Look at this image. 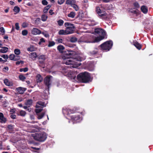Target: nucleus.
<instances>
[{
  "label": "nucleus",
  "mask_w": 153,
  "mask_h": 153,
  "mask_svg": "<svg viewBox=\"0 0 153 153\" xmlns=\"http://www.w3.org/2000/svg\"><path fill=\"white\" fill-rule=\"evenodd\" d=\"M64 54L66 56L63 57L64 63L66 65H70L71 68H76L81 65L80 62L82 58L76 55V53L73 51H65Z\"/></svg>",
  "instance_id": "1"
},
{
  "label": "nucleus",
  "mask_w": 153,
  "mask_h": 153,
  "mask_svg": "<svg viewBox=\"0 0 153 153\" xmlns=\"http://www.w3.org/2000/svg\"><path fill=\"white\" fill-rule=\"evenodd\" d=\"M77 79L79 82L84 83H87L91 81V74L87 72H81L77 76Z\"/></svg>",
  "instance_id": "2"
},
{
  "label": "nucleus",
  "mask_w": 153,
  "mask_h": 153,
  "mask_svg": "<svg viewBox=\"0 0 153 153\" xmlns=\"http://www.w3.org/2000/svg\"><path fill=\"white\" fill-rule=\"evenodd\" d=\"M94 32L99 35V36L95 38L94 42H100L105 38H107V37H105L106 35V31L102 28H96L94 30Z\"/></svg>",
  "instance_id": "3"
},
{
  "label": "nucleus",
  "mask_w": 153,
  "mask_h": 153,
  "mask_svg": "<svg viewBox=\"0 0 153 153\" xmlns=\"http://www.w3.org/2000/svg\"><path fill=\"white\" fill-rule=\"evenodd\" d=\"M33 139L39 142H44L46 139L47 135L45 132H39L32 134Z\"/></svg>",
  "instance_id": "4"
},
{
  "label": "nucleus",
  "mask_w": 153,
  "mask_h": 153,
  "mask_svg": "<svg viewBox=\"0 0 153 153\" xmlns=\"http://www.w3.org/2000/svg\"><path fill=\"white\" fill-rule=\"evenodd\" d=\"M113 45V42L111 40H109L103 43L100 45V46L102 50L107 51L111 49Z\"/></svg>",
  "instance_id": "5"
},
{
  "label": "nucleus",
  "mask_w": 153,
  "mask_h": 153,
  "mask_svg": "<svg viewBox=\"0 0 153 153\" xmlns=\"http://www.w3.org/2000/svg\"><path fill=\"white\" fill-rule=\"evenodd\" d=\"M65 26L66 27V31L68 34H70L73 33L75 29L74 25L69 22H65L64 24Z\"/></svg>",
  "instance_id": "6"
},
{
  "label": "nucleus",
  "mask_w": 153,
  "mask_h": 153,
  "mask_svg": "<svg viewBox=\"0 0 153 153\" xmlns=\"http://www.w3.org/2000/svg\"><path fill=\"white\" fill-rule=\"evenodd\" d=\"M52 76L51 75L47 76L44 79V83L46 85L45 89L49 91L50 87L51 85V79Z\"/></svg>",
  "instance_id": "7"
},
{
  "label": "nucleus",
  "mask_w": 153,
  "mask_h": 153,
  "mask_svg": "<svg viewBox=\"0 0 153 153\" xmlns=\"http://www.w3.org/2000/svg\"><path fill=\"white\" fill-rule=\"evenodd\" d=\"M37 58L39 64V65L43 68H44L45 65V61L46 59L45 55H42L38 56Z\"/></svg>",
  "instance_id": "8"
},
{
  "label": "nucleus",
  "mask_w": 153,
  "mask_h": 153,
  "mask_svg": "<svg viewBox=\"0 0 153 153\" xmlns=\"http://www.w3.org/2000/svg\"><path fill=\"white\" fill-rule=\"evenodd\" d=\"M97 12L99 15L102 17V19H105L106 18L107 14L105 12L102 11L99 7L97 8Z\"/></svg>",
  "instance_id": "9"
},
{
  "label": "nucleus",
  "mask_w": 153,
  "mask_h": 153,
  "mask_svg": "<svg viewBox=\"0 0 153 153\" xmlns=\"http://www.w3.org/2000/svg\"><path fill=\"white\" fill-rule=\"evenodd\" d=\"M71 120L73 123H78L80 121V117L79 115L71 116Z\"/></svg>",
  "instance_id": "10"
},
{
  "label": "nucleus",
  "mask_w": 153,
  "mask_h": 153,
  "mask_svg": "<svg viewBox=\"0 0 153 153\" xmlns=\"http://www.w3.org/2000/svg\"><path fill=\"white\" fill-rule=\"evenodd\" d=\"M76 111L74 109H70L69 108H66L63 109L62 110L63 113L65 114L68 115L74 113L76 112Z\"/></svg>",
  "instance_id": "11"
},
{
  "label": "nucleus",
  "mask_w": 153,
  "mask_h": 153,
  "mask_svg": "<svg viewBox=\"0 0 153 153\" xmlns=\"http://www.w3.org/2000/svg\"><path fill=\"white\" fill-rule=\"evenodd\" d=\"M89 53L90 56L97 57L99 53V49L97 48H95L94 50L90 51Z\"/></svg>",
  "instance_id": "12"
},
{
  "label": "nucleus",
  "mask_w": 153,
  "mask_h": 153,
  "mask_svg": "<svg viewBox=\"0 0 153 153\" xmlns=\"http://www.w3.org/2000/svg\"><path fill=\"white\" fill-rule=\"evenodd\" d=\"M41 32V31L35 28H33L31 31V33L34 35L39 34Z\"/></svg>",
  "instance_id": "13"
},
{
  "label": "nucleus",
  "mask_w": 153,
  "mask_h": 153,
  "mask_svg": "<svg viewBox=\"0 0 153 153\" xmlns=\"http://www.w3.org/2000/svg\"><path fill=\"white\" fill-rule=\"evenodd\" d=\"M17 91L20 94H23L24 91L26 90V88L21 87H19L16 88Z\"/></svg>",
  "instance_id": "14"
},
{
  "label": "nucleus",
  "mask_w": 153,
  "mask_h": 153,
  "mask_svg": "<svg viewBox=\"0 0 153 153\" xmlns=\"http://www.w3.org/2000/svg\"><path fill=\"white\" fill-rule=\"evenodd\" d=\"M141 10L145 14L148 11L147 7L144 5H143L141 7Z\"/></svg>",
  "instance_id": "15"
},
{
  "label": "nucleus",
  "mask_w": 153,
  "mask_h": 153,
  "mask_svg": "<svg viewBox=\"0 0 153 153\" xmlns=\"http://www.w3.org/2000/svg\"><path fill=\"white\" fill-rule=\"evenodd\" d=\"M134 46L138 50H140L141 49L142 46L139 43L137 42L136 41L134 42Z\"/></svg>",
  "instance_id": "16"
},
{
  "label": "nucleus",
  "mask_w": 153,
  "mask_h": 153,
  "mask_svg": "<svg viewBox=\"0 0 153 153\" xmlns=\"http://www.w3.org/2000/svg\"><path fill=\"white\" fill-rule=\"evenodd\" d=\"M57 49L59 52L63 53L64 50L65 49V48L63 45H59L57 46Z\"/></svg>",
  "instance_id": "17"
},
{
  "label": "nucleus",
  "mask_w": 153,
  "mask_h": 153,
  "mask_svg": "<svg viewBox=\"0 0 153 153\" xmlns=\"http://www.w3.org/2000/svg\"><path fill=\"white\" fill-rule=\"evenodd\" d=\"M36 80L37 82H40L42 81V78L40 74H38L37 75Z\"/></svg>",
  "instance_id": "18"
},
{
  "label": "nucleus",
  "mask_w": 153,
  "mask_h": 153,
  "mask_svg": "<svg viewBox=\"0 0 153 153\" xmlns=\"http://www.w3.org/2000/svg\"><path fill=\"white\" fill-rule=\"evenodd\" d=\"M2 48V49L0 50V52L1 53H6L8 51V48L7 47H4Z\"/></svg>",
  "instance_id": "19"
},
{
  "label": "nucleus",
  "mask_w": 153,
  "mask_h": 153,
  "mask_svg": "<svg viewBox=\"0 0 153 153\" xmlns=\"http://www.w3.org/2000/svg\"><path fill=\"white\" fill-rule=\"evenodd\" d=\"M75 1L74 0H67L66 3L67 4L73 5L75 3Z\"/></svg>",
  "instance_id": "20"
},
{
  "label": "nucleus",
  "mask_w": 153,
  "mask_h": 153,
  "mask_svg": "<svg viewBox=\"0 0 153 153\" xmlns=\"http://www.w3.org/2000/svg\"><path fill=\"white\" fill-rule=\"evenodd\" d=\"M68 32L66 31V30H60L58 32V34L59 35H67L68 34Z\"/></svg>",
  "instance_id": "21"
},
{
  "label": "nucleus",
  "mask_w": 153,
  "mask_h": 153,
  "mask_svg": "<svg viewBox=\"0 0 153 153\" xmlns=\"http://www.w3.org/2000/svg\"><path fill=\"white\" fill-rule=\"evenodd\" d=\"M33 103V101L31 99H29L27 101V102H25V104L27 106H30L32 105Z\"/></svg>",
  "instance_id": "22"
},
{
  "label": "nucleus",
  "mask_w": 153,
  "mask_h": 153,
  "mask_svg": "<svg viewBox=\"0 0 153 153\" xmlns=\"http://www.w3.org/2000/svg\"><path fill=\"white\" fill-rule=\"evenodd\" d=\"M45 114V113L44 112H42L41 113L38 114H36L37 116V118L38 119H42L44 116Z\"/></svg>",
  "instance_id": "23"
},
{
  "label": "nucleus",
  "mask_w": 153,
  "mask_h": 153,
  "mask_svg": "<svg viewBox=\"0 0 153 153\" xmlns=\"http://www.w3.org/2000/svg\"><path fill=\"white\" fill-rule=\"evenodd\" d=\"M75 16V13L73 12H71L70 13L68 14V16L72 18H74Z\"/></svg>",
  "instance_id": "24"
},
{
  "label": "nucleus",
  "mask_w": 153,
  "mask_h": 153,
  "mask_svg": "<svg viewBox=\"0 0 153 153\" xmlns=\"http://www.w3.org/2000/svg\"><path fill=\"white\" fill-rule=\"evenodd\" d=\"M20 10V8L17 6L14 7V9H13V11L16 12V13H18L19 12Z\"/></svg>",
  "instance_id": "25"
},
{
  "label": "nucleus",
  "mask_w": 153,
  "mask_h": 153,
  "mask_svg": "<svg viewBox=\"0 0 153 153\" xmlns=\"http://www.w3.org/2000/svg\"><path fill=\"white\" fill-rule=\"evenodd\" d=\"M35 49L33 46H30V47L27 48V50L28 51L32 52L35 51Z\"/></svg>",
  "instance_id": "26"
},
{
  "label": "nucleus",
  "mask_w": 153,
  "mask_h": 153,
  "mask_svg": "<svg viewBox=\"0 0 153 153\" xmlns=\"http://www.w3.org/2000/svg\"><path fill=\"white\" fill-rule=\"evenodd\" d=\"M51 5H48L45 7L44 9L43 10V12L44 13H47V11L48 10V9L51 7Z\"/></svg>",
  "instance_id": "27"
},
{
  "label": "nucleus",
  "mask_w": 153,
  "mask_h": 153,
  "mask_svg": "<svg viewBox=\"0 0 153 153\" xmlns=\"http://www.w3.org/2000/svg\"><path fill=\"white\" fill-rule=\"evenodd\" d=\"M30 54L31 57L32 59H35L36 58L38 57L36 52H33L31 53Z\"/></svg>",
  "instance_id": "28"
},
{
  "label": "nucleus",
  "mask_w": 153,
  "mask_h": 153,
  "mask_svg": "<svg viewBox=\"0 0 153 153\" xmlns=\"http://www.w3.org/2000/svg\"><path fill=\"white\" fill-rule=\"evenodd\" d=\"M58 25L59 26H62L63 25L64 21L62 19H59L57 21Z\"/></svg>",
  "instance_id": "29"
},
{
  "label": "nucleus",
  "mask_w": 153,
  "mask_h": 153,
  "mask_svg": "<svg viewBox=\"0 0 153 153\" xmlns=\"http://www.w3.org/2000/svg\"><path fill=\"white\" fill-rule=\"evenodd\" d=\"M68 76L71 79H74L76 77L75 74L73 73L70 74L68 75Z\"/></svg>",
  "instance_id": "30"
},
{
  "label": "nucleus",
  "mask_w": 153,
  "mask_h": 153,
  "mask_svg": "<svg viewBox=\"0 0 153 153\" xmlns=\"http://www.w3.org/2000/svg\"><path fill=\"white\" fill-rule=\"evenodd\" d=\"M48 18V16L44 14L42 15L41 16V19L42 21H45Z\"/></svg>",
  "instance_id": "31"
},
{
  "label": "nucleus",
  "mask_w": 153,
  "mask_h": 153,
  "mask_svg": "<svg viewBox=\"0 0 153 153\" xmlns=\"http://www.w3.org/2000/svg\"><path fill=\"white\" fill-rule=\"evenodd\" d=\"M15 54L17 55H19L20 53V51L18 49H16L14 50Z\"/></svg>",
  "instance_id": "32"
},
{
  "label": "nucleus",
  "mask_w": 153,
  "mask_h": 153,
  "mask_svg": "<svg viewBox=\"0 0 153 153\" xmlns=\"http://www.w3.org/2000/svg\"><path fill=\"white\" fill-rule=\"evenodd\" d=\"M4 84L7 86H10V83L9 82L8 80L7 79H4Z\"/></svg>",
  "instance_id": "33"
},
{
  "label": "nucleus",
  "mask_w": 153,
  "mask_h": 153,
  "mask_svg": "<svg viewBox=\"0 0 153 153\" xmlns=\"http://www.w3.org/2000/svg\"><path fill=\"white\" fill-rule=\"evenodd\" d=\"M19 78L20 80L22 81H24L25 79H26L25 76L22 74H20L19 75Z\"/></svg>",
  "instance_id": "34"
},
{
  "label": "nucleus",
  "mask_w": 153,
  "mask_h": 153,
  "mask_svg": "<svg viewBox=\"0 0 153 153\" xmlns=\"http://www.w3.org/2000/svg\"><path fill=\"white\" fill-rule=\"evenodd\" d=\"M7 120L6 118H5L4 117H2V118H0V123H4L6 122Z\"/></svg>",
  "instance_id": "35"
},
{
  "label": "nucleus",
  "mask_w": 153,
  "mask_h": 153,
  "mask_svg": "<svg viewBox=\"0 0 153 153\" xmlns=\"http://www.w3.org/2000/svg\"><path fill=\"white\" fill-rule=\"evenodd\" d=\"M55 44V43L53 41H49V44L48 45V47H51L53 46Z\"/></svg>",
  "instance_id": "36"
},
{
  "label": "nucleus",
  "mask_w": 153,
  "mask_h": 153,
  "mask_svg": "<svg viewBox=\"0 0 153 153\" xmlns=\"http://www.w3.org/2000/svg\"><path fill=\"white\" fill-rule=\"evenodd\" d=\"M133 4L134 7L136 8H138L140 7L139 4L137 2H134Z\"/></svg>",
  "instance_id": "37"
},
{
  "label": "nucleus",
  "mask_w": 153,
  "mask_h": 153,
  "mask_svg": "<svg viewBox=\"0 0 153 153\" xmlns=\"http://www.w3.org/2000/svg\"><path fill=\"white\" fill-rule=\"evenodd\" d=\"M77 38L75 37H71L70 39V41L72 42H76L77 41Z\"/></svg>",
  "instance_id": "38"
},
{
  "label": "nucleus",
  "mask_w": 153,
  "mask_h": 153,
  "mask_svg": "<svg viewBox=\"0 0 153 153\" xmlns=\"http://www.w3.org/2000/svg\"><path fill=\"white\" fill-rule=\"evenodd\" d=\"M28 71V68H21L20 69L19 71L21 72L24 71V72H26Z\"/></svg>",
  "instance_id": "39"
},
{
  "label": "nucleus",
  "mask_w": 153,
  "mask_h": 153,
  "mask_svg": "<svg viewBox=\"0 0 153 153\" xmlns=\"http://www.w3.org/2000/svg\"><path fill=\"white\" fill-rule=\"evenodd\" d=\"M22 33L23 36H26L28 34V31L27 30H24L22 31Z\"/></svg>",
  "instance_id": "40"
},
{
  "label": "nucleus",
  "mask_w": 153,
  "mask_h": 153,
  "mask_svg": "<svg viewBox=\"0 0 153 153\" xmlns=\"http://www.w3.org/2000/svg\"><path fill=\"white\" fill-rule=\"evenodd\" d=\"M42 108H37L35 109V112L36 113V114H39L41 113L40 112L42 111Z\"/></svg>",
  "instance_id": "41"
},
{
  "label": "nucleus",
  "mask_w": 153,
  "mask_h": 153,
  "mask_svg": "<svg viewBox=\"0 0 153 153\" xmlns=\"http://www.w3.org/2000/svg\"><path fill=\"white\" fill-rule=\"evenodd\" d=\"M15 56V55L14 54H11L9 55V58L11 60H13Z\"/></svg>",
  "instance_id": "42"
},
{
  "label": "nucleus",
  "mask_w": 153,
  "mask_h": 153,
  "mask_svg": "<svg viewBox=\"0 0 153 153\" xmlns=\"http://www.w3.org/2000/svg\"><path fill=\"white\" fill-rule=\"evenodd\" d=\"M26 112L24 111L21 110L20 111V115L22 116H24L26 114Z\"/></svg>",
  "instance_id": "43"
},
{
  "label": "nucleus",
  "mask_w": 153,
  "mask_h": 153,
  "mask_svg": "<svg viewBox=\"0 0 153 153\" xmlns=\"http://www.w3.org/2000/svg\"><path fill=\"white\" fill-rule=\"evenodd\" d=\"M37 104L42 106H45V103L44 102L42 101H39L37 102Z\"/></svg>",
  "instance_id": "44"
},
{
  "label": "nucleus",
  "mask_w": 153,
  "mask_h": 153,
  "mask_svg": "<svg viewBox=\"0 0 153 153\" xmlns=\"http://www.w3.org/2000/svg\"><path fill=\"white\" fill-rule=\"evenodd\" d=\"M73 7L76 11H77L79 9V8L77 5L75 4H74L73 5Z\"/></svg>",
  "instance_id": "45"
},
{
  "label": "nucleus",
  "mask_w": 153,
  "mask_h": 153,
  "mask_svg": "<svg viewBox=\"0 0 153 153\" xmlns=\"http://www.w3.org/2000/svg\"><path fill=\"white\" fill-rule=\"evenodd\" d=\"M28 24L26 22H24L22 23V27L23 28H25L27 27L28 26Z\"/></svg>",
  "instance_id": "46"
},
{
  "label": "nucleus",
  "mask_w": 153,
  "mask_h": 153,
  "mask_svg": "<svg viewBox=\"0 0 153 153\" xmlns=\"http://www.w3.org/2000/svg\"><path fill=\"white\" fill-rule=\"evenodd\" d=\"M24 63V61L21 60L20 61H17L16 62V65H19L20 63H21V64H23Z\"/></svg>",
  "instance_id": "47"
},
{
  "label": "nucleus",
  "mask_w": 153,
  "mask_h": 153,
  "mask_svg": "<svg viewBox=\"0 0 153 153\" xmlns=\"http://www.w3.org/2000/svg\"><path fill=\"white\" fill-rule=\"evenodd\" d=\"M42 3L44 5H46L48 4V2L46 0H43L42 1Z\"/></svg>",
  "instance_id": "48"
},
{
  "label": "nucleus",
  "mask_w": 153,
  "mask_h": 153,
  "mask_svg": "<svg viewBox=\"0 0 153 153\" xmlns=\"http://www.w3.org/2000/svg\"><path fill=\"white\" fill-rule=\"evenodd\" d=\"M56 41L58 42L59 43H62L63 42V40L61 39H56Z\"/></svg>",
  "instance_id": "49"
},
{
  "label": "nucleus",
  "mask_w": 153,
  "mask_h": 153,
  "mask_svg": "<svg viewBox=\"0 0 153 153\" xmlns=\"http://www.w3.org/2000/svg\"><path fill=\"white\" fill-rule=\"evenodd\" d=\"M16 29L17 30H19V24L18 23H16L15 24Z\"/></svg>",
  "instance_id": "50"
},
{
  "label": "nucleus",
  "mask_w": 153,
  "mask_h": 153,
  "mask_svg": "<svg viewBox=\"0 0 153 153\" xmlns=\"http://www.w3.org/2000/svg\"><path fill=\"white\" fill-rule=\"evenodd\" d=\"M0 32L3 33V35L4 34L5 30L3 27H2L0 28Z\"/></svg>",
  "instance_id": "51"
},
{
  "label": "nucleus",
  "mask_w": 153,
  "mask_h": 153,
  "mask_svg": "<svg viewBox=\"0 0 153 153\" xmlns=\"http://www.w3.org/2000/svg\"><path fill=\"white\" fill-rule=\"evenodd\" d=\"M65 0H58V3L59 4H62L64 2Z\"/></svg>",
  "instance_id": "52"
},
{
  "label": "nucleus",
  "mask_w": 153,
  "mask_h": 153,
  "mask_svg": "<svg viewBox=\"0 0 153 153\" xmlns=\"http://www.w3.org/2000/svg\"><path fill=\"white\" fill-rule=\"evenodd\" d=\"M41 21V19L40 18H37L35 21L36 23H38L39 22H40Z\"/></svg>",
  "instance_id": "53"
},
{
  "label": "nucleus",
  "mask_w": 153,
  "mask_h": 153,
  "mask_svg": "<svg viewBox=\"0 0 153 153\" xmlns=\"http://www.w3.org/2000/svg\"><path fill=\"white\" fill-rule=\"evenodd\" d=\"M20 59V57L17 56H15V57L14 58L13 61H16L19 60Z\"/></svg>",
  "instance_id": "54"
},
{
  "label": "nucleus",
  "mask_w": 153,
  "mask_h": 153,
  "mask_svg": "<svg viewBox=\"0 0 153 153\" xmlns=\"http://www.w3.org/2000/svg\"><path fill=\"white\" fill-rule=\"evenodd\" d=\"M9 69L8 67H4L3 69V71L4 72H6V71H7Z\"/></svg>",
  "instance_id": "55"
},
{
  "label": "nucleus",
  "mask_w": 153,
  "mask_h": 153,
  "mask_svg": "<svg viewBox=\"0 0 153 153\" xmlns=\"http://www.w3.org/2000/svg\"><path fill=\"white\" fill-rule=\"evenodd\" d=\"M1 57L4 59H7L8 58V56L7 55H3L1 56Z\"/></svg>",
  "instance_id": "56"
},
{
  "label": "nucleus",
  "mask_w": 153,
  "mask_h": 153,
  "mask_svg": "<svg viewBox=\"0 0 153 153\" xmlns=\"http://www.w3.org/2000/svg\"><path fill=\"white\" fill-rule=\"evenodd\" d=\"M113 0H102V1L104 3H108L111 1H112Z\"/></svg>",
  "instance_id": "57"
},
{
  "label": "nucleus",
  "mask_w": 153,
  "mask_h": 153,
  "mask_svg": "<svg viewBox=\"0 0 153 153\" xmlns=\"http://www.w3.org/2000/svg\"><path fill=\"white\" fill-rule=\"evenodd\" d=\"M7 128L10 129V130H11L13 128V126L12 125H8V126H7Z\"/></svg>",
  "instance_id": "58"
},
{
  "label": "nucleus",
  "mask_w": 153,
  "mask_h": 153,
  "mask_svg": "<svg viewBox=\"0 0 153 153\" xmlns=\"http://www.w3.org/2000/svg\"><path fill=\"white\" fill-rule=\"evenodd\" d=\"M0 61L1 62H2L3 63H4L7 61V60H4L2 59L1 58H0Z\"/></svg>",
  "instance_id": "59"
},
{
  "label": "nucleus",
  "mask_w": 153,
  "mask_h": 153,
  "mask_svg": "<svg viewBox=\"0 0 153 153\" xmlns=\"http://www.w3.org/2000/svg\"><path fill=\"white\" fill-rule=\"evenodd\" d=\"M49 13L51 15H52L54 13L53 12V10H50L49 11Z\"/></svg>",
  "instance_id": "60"
},
{
  "label": "nucleus",
  "mask_w": 153,
  "mask_h": 153,
  "mask_svg": "<svg viewBox=\"0 0 153 153\" xmlns=\"http://www.w3.org/2000/svg\"><path fill=\"white\" fill-rule=\"evenodd\" d=\"M16 116L15 115H11L10 116V117L13 119H15L16 118Z\"/></svg>",
  "instance_id": "61"
},
{
  "label": "nucleus",
  "mask_w": 153,
  "mask_h": 153,
  "mask_svg": "<svg viewBox=\"0 0 153 153\" xmlns=\"http://www.w3.org/2000/svg\"><path fill=\"white\" fill-rule=\"evenodd\" d=\"M40 41L42 42H45V40L43 38H42L40 39Z\"/></svg>",
  "instance_id": "62"
},
{
  "label": "nucleus",
  "mask_w": 153,
  "mask_h": 153,
  "mask_svg": "<svg viewBox=\"0 0 153 153\" xmlns=\"http://www.w3.org/2000/svg\"><path fill=\"white\" fill-rule=\"evenodd\" d=\"M3 38H4V39H7V40H8V36L7 35H4V36Z\"/></svg>",
  "instance_id": "63"
},
{
  "label": "nucleus",
  "mask_w": 153,
  "mask_h": 153,
  "mask_svg": "<svg viewBox=\"0 0 153 153\" xmlns=\"http://www.w3.org/2000/svg\"><path fill=\"white\" fill-rule=\"evenodd\" d=\"M10 4L11 5H15V3L12 1H10Z\"/></svg>",
  "instance_id": "64"
}]
</instances>
